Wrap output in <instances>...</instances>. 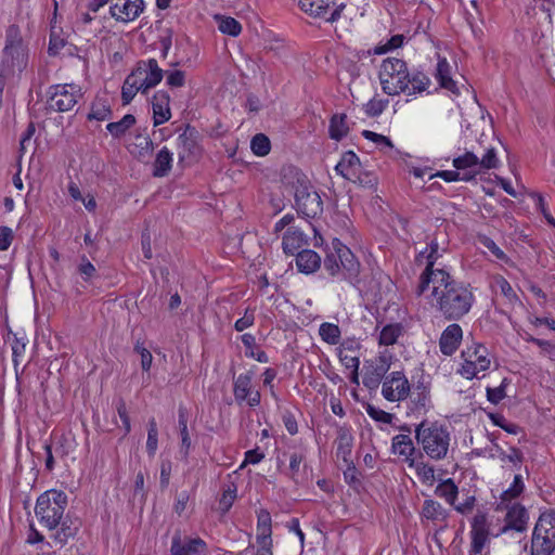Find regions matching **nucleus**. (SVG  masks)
<instances>
[{
	"instance_id": "20e7f679",
	"label": "nucleus",
	"mask_w": 555,
	"mask_h": 555,
	"mask_svg": "<svg viewBox=\"0 0 555 555\" xmlns=\"http://www.w3.org/2000/svg\"><path fill=\"white\" fill-rule=\"evenodd\" d=\"M324 269L332 276L341 274L343 279L351 285L360 282V262L353 253L338 238L332 241V249L326 254Z\"/></svg>"
},
{
	"instance_id": "13d9d810",
	"label": "nucleus",
	"mask_w": 555,
	"mask_h": 555,
	"mask_svg": "<svg viewBox=\"0 0 555 555\" xmlns=\"http://www.w3.org/2000/svg\"><path fill=\"white\" fill-rule=\"evenodd\" d=\"M365 411H366L367 415L376 422H380L384 424L391 423L392 414H390L379 408H376L373 404H366Z\"/></svg>"
},
{
	"instance_id": "c9c22d12",
	"label": "nucleus",
	"mask_w": 555,
	"mask_h": 555,
	"mask_svg": "<svg viewBox=\"0 0 555 555\" xmlns=\"http://www.w3.org/2000/svg\"><path fill=\"white\" fill-rule=\"evenodd\" d=\"M134 124L135 117L132 114H126L119 121L107 124L106 129L114 138H120Z\"/></svg>"
},
{
	"instance_id": "774afa93",
	"label": "nucleus",
	"mask_w": 555,
	"mask_h": 555,
	"mask_svg": "<svg viewBox=\"0 0 555 555\" xmlns=\"http://www.w3.org/2000/svg\"><path fill=\"white\" fill-rule=\"evenodd\" d=\"M166 82L172 88H180L185 82V74L182 70H172L167 73Z\"/></svg>"
},
{
	"instance_id": "412c9836",
	"label": "nucleus",
	"mask_w": 555,
	"mask_h": 555,
	"mask_svg": "<svg viewBox=\"0 0 555 555\" xmlns=\"http://www.w3.org/2000/svg\"><path fill=\"white\" fill-rule=\"evenodd\" d=\"M335 444L336 456L338 459H341L345 463H349V460H351L350 457L353 448V436L349 427H338Z\"/></svg>"
},
{
	"instance_id": "2eb2a0df",
	"label": "nucleus",
	"mask_w": 555,
	"mask_h": 555,
	"mask_svg": "<svg viewBox=\"0 0 555 555\" xmlns=\"http://www.w3.org/2000/svg\"><path fill=\"white\" fill-rule=\"evenodd\" d=\"M489 534L490 528L487 513L478 509L476 515L473 517L470 530V545H474L475 553L476 551L478 552L479 550H483L486 543L488 542Z\"/></svg>"
},
{
	"instance_id": "680f3d73",
	"label": "nucleus",
	"mask_w": 555,
	"mask_h": 555,
	"mask_svg": "<svg viewBox=\"0 0 555 555\" xmlns=\"http://www.w3.org/2000/svg\"><path fill=\"white\" fill-rule=\"evenodd\" d=\"M236 498V488L229 487L222 493V496L219 500V508L222 513H227L231 506L233 505Z\"/></svg>"
},
{
	"instance_id": "b1692460",
	"label": "nucleus",
	"mask_w": 555,
	"mask_h": 555,
	"mask_svg": "<svg viewBox=\"0 0 555 555\" xmlns=\"http://www.w3.org/2000/svg\"><path fill=\"white\" fill-rule=\"evenodd\" d=\"M422 516L433 522H446L449 512L439 502L428 499L423 503Z\"/></svg>"
},
{
	"instance_id": "7ed1b4c3",
	"label": "nucleus",
	"mask_w": 555,
	"mask_h": 555,
	"mask_svg": "<svg viewBox=\"0 0 555 555\" xmlns=\"http://www.w3.org/2000/svg\"><path fill=\"white\" fill-rule=\"evenodd\" d=\"M28 54L23 43L17 25H10L5 31V44L0 63V96L2 95L7 80H10L26 68Z\"/></svg>"
},
{
	"instance_id": "423d86ee",
	"label": "nucleus",
	"mask_w": 555,
	"mask_h": 555,
	"mask_svg": "<svg viewBox=\"0 0 555 555\" xmlns=\"http://www.w3.org/2000/svg\"><path fill=\"white\" fill-rule=\"evenodd\" d=\"M67 506V495L61 490H48L36 502L35 514L39 522L49 530L56 529Z\"/></svg>"
},
{
	"instance_id": "c85d7f7f",
	"label": "nucleus",
	"mask_w": 555,
	"mask_h": 555,
	"mask_svg": "<svg viewBox=\"0 0 555 555\" xmlns=\"http://www.w3.org/2000/svg\"><path fill=\"white\" fill-rule=\"evenodd\" d=\"M349 132V127L347 125V115L346 114H335L332 116L328 126V134L330 138L335 141H340L345 138Z\"/></svg>"
},
{
	"instance_id": "f8f14e48",
	"label": "nucleus",
	"mask_w": 555,
	"mask_h": 555,
	"mask_svg": "<svg viewBox=\"0 0 555 555\" xmlns=\"http://www.w3.org/2000/svg\"><path fill=\"white\" fill-rule=\"evenodd\" d=\"M253 372L240 374L233 382V395L238 404L246 402L250 408L260 404L261 395L251 385Z\"/></svg>"
},
{
	"instance_id": "864d4df0",
	"label": "nucleus",
	"mask_w": 555,
	"mask_h": 555,
	"mask_svg": "<svg viewBox=\"0 0 555 555\" xmlns=\"http://www.w3.org/2000/svg\"><path fill=\"white\" fill-rule=\"evenodd\" d=\"M498 452V456L501 460V462H509L518 468L520 467L524 461L522 452L515 447L509 448V452H505L503 449H499Z\"/></svg>"
},
{
	"instance_id": "338daca9",
	"label": "nucleus",
	"mask_w": 555,
	"mask_h": 555,
	"mask_svg": "<svg viewBox=\"0 0 555 555\" xmlns=\"http://www.w3.org/2000/svg\"><path fill=\"white\" fill-rule=\"evenodd\" d=\"M60 526L61 529L56 531L53 538L57 543L64 545L67 540L75 534V531L69 526H67L65 521L61 520Z\"/></svg>"
},
{
	"instance_id": "c03bdc74",
	"label": "nucleus",
	"mask_w": 555,
	"mask_h": 555,
	"mask_svg": "<svg viewBox=\"0 0 555 555\" xmlns=\"http://www.w3.org/2000/svg\"><path fill=\"white\" fill-rule=\"evenodd\" d=\"M216 18L219 21L218 29L222 34H227L233 37H236L241 34L242 26L235 18L230 16H216Z\"/></svg>"
},
{
	"instance_id": "4d7b16f0",
	"label": "nucleus",
	"mask_w": 555,
	"mask_h": 555,
	"mask_svg": "<svg viewBox=\"0 0 555 555\" xmlns=\"http://www.w3.org/2000/svg\"><path fill=\"white\" fill-rule=\"evenodd\" d=\"M404 36L403 35H395L390 39L387 40L386 43L379 44L375 47V54H384L391 50L398 49L403 44Z\"/></svg>"
},
{
	"instance_id": "0eeeda50",
	"label": "nucleus",
	"mask_w": 555,
	"mask_h": 555,
	"mask_svg": "<svg viewBox=\"0 0 555 555\" xmlns=\"http://www.w3.org/2000/svg\"><path fill=\"white\" fill-rule=\"evenodd\" d=\"M378 77L383 91L388 95H398L405 92L409 87L410 73L406 63L401 59H385Z\"/></svg>"
},
{
	"instance_id": "bf43d9fd",
	"label": "nucleus",
	"mask_w": 555,
	"mask_h": 555,
	"mask_svg": "<svg viewBox=\"0 0 555 555\" xmlns=\"http://www.w3.org/2000/svg\"><path fill=\"white\" fill-rule=\"evenodd\" d=\"M362 135L374 142L377 146H379L382 150L387 147V149H392L393 147V144L391 142V140L386 137V135H383V134H379V133H376V132H373V131H370V130H363L362 131Z\"/></svg>"
},
{
	"instance_id": "f257e3e1",
	"label": "nucleus",
	"mask_w": 555,
	"mask_h": 555,
	"mask_svg": "<svg viewBox=\"0 0 555 555\" xmlns=\"http://www.w3.org/2000/svg\"><path fill=\"white\" fill-rule=\"evenodd\" d=\"M429 270L421 274L416 294L426 296L430 306L446 320L459 321L472 309L475 296L468 285L454 280L449 272H437L434 276Z\"/></svg>"
},
{
	"instance_id": "3c124183",
	"label": "nucleus",
	"mask_w": 555,
	"mask_h": 555,
	"mask_svg": "<svg viewBox=\"0 0 555 555\" xmlns=\"http://www.w3.org/2000/svg\"><path fill=\"white\" fill-rule=\"evenodd\" d=\"M509 385L508 378H503L500 386L495 388L487 387V399L493 403L498 404L500 403L505 397H506V387Z\"/></svg>"
},
{
	"instance_id": "cd10ccee",
	"label": "nucleus",
	"mask_w": 555,
	"mask_h": 555,
	"mask_svg": "<svg viewBox=\"0 0 555 555\" xmlns=\"http://www.w3.org/2000/svg\"><path fill=\"white\" fill-rule=\"evenodd\" d=\"M436 78L440 86L453 93H459L455 81L451 78V66L446 59H440L437 64Z\"/></svg>"
},
{
	"instance_id": "1a4fd4ad",
	"label": "nucleus",
	"mask_w": 555,
	"mask_h": 555,
	"mask_svg": "<svg viewBox=\"0 0 555 555\" xmlns=\"http://www.w3.org/2000/svg\"><path fill=\"white\" fill-rule=\"evenodd\" d=\"M81 95L80 87L74 83L51 86L48 90L47 109L57 113L72 111Z\"/></svg>"
},
{
	"instance_id": "49530a36",
	"label": "nucleus",
	"mask_w": 555,
	"mask_h": 555,
	"mask_svg": "<svg viewBox=\"0 0 555 555\" xmlns=\"http://www.w3.org/2000/svg\"><path fill=\"white\" fill-rule=\"evenodd\" d=\"M158 448V429L155 418L149 421L146 451L153 457Z\"/></svg>"
},
{
	"instance_id": "f3484780",
	"label": "nucleus",
	"mask_w": 555,
	"mask_h": 555,
	"mask_svg": "<svg viewBox=\"0 0 555 555\" xmlns=\"http://www.w3.org/2000/svg\"><path fill=\"white\" fill-rule=\"evenodd\" d=\"M528 520L529 514L527 509L522 505L515 503L507 508L505 525L500 529L496 535L503 534L509 530L524 532L527 529Z\"/></svg>"
},
{
	"instance_id": "6e6552de",
	"label": "nucleus",
	"mask_w": 555,
	"mask_h": 555,
	"mask_svg": "<svg viewBox=\"0 0 555 555\" xmlns=\"http://www.w3.org/2000/svg\"><path fill=\"white\" fill-rule=\"evenodd\" d=\"M555 550V513H543L532 533L531 555H551Z\"/></svg>"
},
{
	"instance_id": "603ef678",
	"label": "nucleus",
	"mask_w": 555,
	"mask_h": 555,
	"mask_svg": "<svg viewBox=\"0 0 555 555\" xmlns=\"http://www.w3.org/2000/svg\"><path fill=\"white\" fill-rule=\"evenodd\" d=\"M489 418L495 426L502 428L508 434L517 435L520 431V427L517 424L508 422L504 415L500 413H490Z\"/></svg>"
},
{
	"instance_id": "e433bc0d",
	"label": "nucleus",
	"mask_w": 555,
	"mask_h": 555,
	"mask_svg": "<svg viewBox=\"0 0 555 555\" xmlns=\"http://www.w3.org/2000/svg\"><path fill=\"white\" fill-rule=\"evenodd\" d=\"M321 339L330 345H337L340 339V328L337 324L324 322L319 327Z\"/></svg>"
},
{
	"instance_id": "79ce46f5",
	"label": "nucleus",
	"mask_w": 555,
	"mask_h": 555,
	"mask_svg": "<svg viewBox=\"0 0 555 555\" xmlns=\"http://www.w3.org/2000/svg\"><path fill=\"white\" fill-rule=\"evenodd\" d=\"M402 327L400 324H388L383 327L379 334V344L384 346L393 345L401 335Z\"/></svg>"
},
{
	"instance_id": "5701e85b",
	"label": "nucleus",
	"mask_w": 555,
	"mask_h": 555,
	"mask_svg": "<svg viewBox=\"0 0 555 555\" xmlns=\"http://www.w3.org/2000/svg\"><path fill=\"white\" fill-rule=\"evenodd\" d=\"M306 243V235L296 227H291L283 235L282 247L287 255H294Z\"/></svg>"
},
{
	"instance_id": "de8ad7c7",
	"label": "nucleus",
	"mask_w": 555,
	"mask_h": 555,
	"mask_svg": "<svg viewBox=\"0 0 555 555\" xmlns=\"http://www.w3.org/2000/svg\"><path fill=\"white\" fill-rule=\"evenodd\" d=\"M494 285L500 289V293L506 298L508 304L514 305L519 302L518 296L505 278L496 276L494 279Z\"/></svg>"
},
{
	"instance_id": "39448f33",
	"label": "nucleus",
	"mask_w": 555,
	"mask_h": 555,
	"mask_svg": "<svg viewBox=\"0 0 555 555\" xmlns=\"http://www.w3.org/2000/svg\"><path fill=\"white\" fill-rule=\"evenodd\" d=\"M415 438L431 460H443L448 455L451 435L447 426L438 422L423 421L415 428Z\"/></svg>"
},
{
	"instance_id": "4c0bfd02",
	"label": "nucleus",
	"mask_w": 555,
	"mask_h": 555,
	"mask_svg": "<svg viewBox=\"0 0 555 555\" xmlns=\"http://www.w3.org/2000/svg\"><path fill=\"white\" fill-rule=\"evenodd\" d=\"M479 157L474 152H465L463 155H460L453 158V167L460 170L470 169V171L478 170Z\"/></svg>"
},
{
	"instance_id": "a19ab883",
	"label": "nucleus",
	"mask_w": 555,
	"mask_h": 555,
	"mask_svg": "<svg viewBox=\"0 0 555 555\" xmlns=\"http://www.w3.org/2000/svg\"><path fill=\"white\" fill-rule=\"evenodd\" d=\"M477 172L468 171L464 173H460V171L456 170H439L433 177H437L442 179L446 182H455V181H472L476 178Z\"/></svg>"
},
{
	"instance_id": "7c9ffc66",
	"label": "nucleus",
	"mask_w": 555,
	"mask_h": 555,
	"mask_svg": "<svg viewBox=\"0 0 555 555\" xmlns=\"http://www.w3.org/2000/svg\"><path fill=\"white\" fill-rule=\"evenodd\" d=\"M386 372L387 367L383 363L367 367L363 374V385L371 390L378 388Z\"/></svg>"
},
{
	"instance_id": "6ab92c4d",
	"label": "nucleus",
	"mask_w": 555,
	"mask_h": 555,
	"mask_svg": "<svg viewBox=\"0 0 555 555\" xmlns=\"http://www.w3.org/2000/svg\"><path fill=\"white\" fill-rule=\"evenodd\" d=\"M170 550H177L181 555H197L207 550V544L198 537L183 540L181 533L177 531L171 539Z\"/></svg>"
},
{
	"instance_id": "72a5a7b5",
	"label": "nucleus",
	"mask_w": 555,
	"mask_h": 555,
	"mask_svg": "<svg viewBox=\"0 0 555 555\" xmlns=\"http://www.w3.org/2000/svg\"><path fill=\"white\" fill-rule=\"evenodd\" d=\"M427 250H428V254L426 256L427 263H426L425 270L422 272V274H426L428 272V270L433 273V274H430V276H434V274L437 272H447L443 269H435L434 268L437 259L441 256V254L439 253L438 243L436 241H431L430 244L428 245V247L426 248V250L421 251L418 257L420 258L424 257L425 253Z\"/></svg>"
},
{
	"instance_id": "aec40b11",
	"label": "nucleus",
	"mask_w": 555,
	"mask_h": 555,
	"mask_svg": "<svg viewBox=\"0 0 555 555\" xmlns=\"http://www.w3.org/2000/svg\"><path fill=\"white\" fill-rule=\"evenodd\" d=\"M170 96L166 91H157L152 100L154 126L166 122L171 117Z\"/></svg>"
},
{
	"instance_id": "ea45409f",
	"label": "nucleus",
	"mask_w": 555,
	"mask_h": 555,
	"mask_svg": "<svg viewBox=\"0 0 555 555\" xmlns=\"http://www.w3.org/2000/svg\"><path fill=\"white\" fill-rule=\"evenodd\" d=\"M500 166V159L496 155V151L494 147H488L482 155L481 158H479L478 163V170H474L473 172L480 173L486 170L490 169H496Z\"/></svg>"
},
{
	"instance_id": "69168bd1",
	"label": "nucleus",
	"mask_w": 555,
	"mask_h": 555,
	"mask_svg": "<svg viewBox=\"0 0 555 555\" xmlns=\"http://www.w3.org/2000/svg\"><path fill=\"white\" fill-rule=\"evenodd\" d=\"M172 37H173V31L171 28L163 29V31L159 36V43L162 46L163 57H166L168 55V52L172 46Z\"/></svg>"
},
{
	"instance_id": "4468645a",
	"label": "nucleus",
	"mask_w": 555,
	"mask_h": 555,
	"mask_svg": "<svg viewBox=\"0 0 555 555\" xmlns=\"http://www.w3.org/2000/svg\"><path fill=\"white\" fill-rule=\"evenodd\" d=\"M144 10L143 0H116L109 8V13L118 22L134 21Z\"/></svg>"
},
{
	"instance_id": "a878e982",
	"label": "nucleus",
	"mask_w": 555,
	"mask_h": 555,
	"mask_svg": "<svg viewBox=\"0 0 555 555\" xmlns=\"http://www.w3.org/2000/svg\"><path fill=\"white\" fill-rule=\"evenodd\" d=\"M387 279V276L379 270L372 272V276L370 280L360 279L359 284L353 285L359 289L360 293H364L365 295L376 296L380 292L382 280Z\"/></svg>"
},
{
	"instance_id": "58836bf2",
	"label": "nucleus",
	"mask_w": 555,
	"mask_h": 555,
	"mask_svg": "<svg viewBox=\"0 0 555 555\" xmlns=\"http://www.w3.org/2000/svg\"><path fill=\"white\" fill-rule=\"evenodd\" d=\"M409 467L415 469L417 477L422 482L433 483L435 480V469L431 465L420 462L416 459L409 462Z\"/></svg>"
},
{
	"instance_id": "473e14b6",
	"label": "nucleus",
	"mask_w": 555,
	"mask_h": 555,
	"mask_svg": "<svg viewBox=\"0 0 555 555\" xmlns=\"http://www.w3.org/2000/svg\"><path fill=\"white\" fill-rule=\"evenodd\" d=\"M435 493L453 506L459 494V488L453 479L448 478L436 487Z\"/></svg>"
},
{
	"instance_id": "0e129e2a",
	"label": "nucleus",
	"mask_w": 555,
	"mask_h": 555,
	"mask_svg": "<svg viewBox=\"0 0 555 555\" xmlns=\"http://www.w3.org/2000/svg\"><path fill=\"white\" fill-rule=\"evenodd\" d=\"M25 351L26 343L24 341V338H18L16 335H14L12 341V356L15 367L18 365L20 359L24 357Z\"/></svg>"
},
{
	"instance_id": "a18cd8bd",
	"label": "nucleus",
	"mask_w": 555,
	"mask_h": 555,
	"mask_svg": "<svg viewBox=\"0 0 555 555\" xmlns=\"http://www.w3.org/2000/svg\"><path fill=\"white\" fill-rule=\"evenodd\" d=\"M250 149L257 156H266L270 153L271 143L269 138L263 133L256 134L250 142Z\"/></svg>"
},
{
	"instance_id": "9b49d317",
	"label": "nucleus",
	"mask_w": 555,
	"mask_h": 555,
	"mask_svg": "<svg viewBox=\"0 0 555 555\" xmlns=\"http://www.w3.org/2000/svg\"><path fill=\"white\" fill-rule=\"evenodd\" d=\"M130 74L143 88V93L156 87L164 77V70L158 66L155 59L139 61Z\"/></svg>"
},
{
	"instance_id": "4be33fe9",
	"label": "nucleus",
	"mask_w": 555,
	"mask_h": 555,
	"mask_svg": "<svg viewBox=\"0 0 555 555\" xmlns=\"http://www.w3.org/2000/svg\"><path fill=\"white\" fill-rule=\"evenodd\" d=\"M321 266V257L312 249H302L296 255V267L299 272L310 274Z\"/></svg>"
},
{
	"instance_id": "9d476101",
	"label": "nucleus",
	"mask_w": 555,
	"mask_h": 555,
	"mask_svg": "<svg viewBox=\"0 0 555 555\" xmlns=\"http://www.w3.org/2000/svg\"><path fill=\"white\" fill-rule=\"evenodd\" d=\"M463 359L460 374L467 378L473 379L477 377L480 372L487 371L490 367L489 351L486 346L473 343L467 346L461 353Z\"/></svg>"
},
{
	"instance_id": "6e6d98bb",
	"label": "nucleus",
	"mask_w": 555,
	"mask_h": 555,
	"mask_svg": "<svg viewBox=\"0 0 555 555\" xmlns=\"http://www.w3.org/2000/svg\"><path fill=\"white\" fill-rule=\"evenodd\" d=\"M346 464L347 468L344 470V479L350 487L358 489L361 486L360 474L351 460Z\"/></svg>"
},
{
	"instance_id": "2f4dec72",
	"label": "nucleus",
	"mask_w": 555,
	"mask_h": 555,
	"mask_svg": "<svg viewBox=\"0 0 555 555\" xmlns=\"http://www.w3.org/2000/svg\"><path fill=\"white\" fill-rule=\"evenodd\" d=\"M111 115L112 109L108 101L103 98H96L91 104V109L88 114V119L103 121L111 118Z\"/></svg>"
},
{
	"instance_id": "09e8293b",
	"label": "nucleus",
	"mask_w": 555,
	"mask_h": 555,
	"mask_svg": "<svg viewBox=\"0 0 555 555\" xmlns=\"http://www.w3.org/2000/svg\"><path fill=\"white\" fill-rule=\"evenodd\" d=\"M338 358L341 364L348 370H359L360 359L357 352L348 353L346 345H341L338 350Z\"/></svg>"
},
{
	"instance_id": "393cba45",
	"label": "nucleus",
	"mask_w": 555,
	"mask_h": 555,
	"mask_svg": "<svg viewBox=\"0 0 555 555\" xmlns=\"http://www.w3.org/2000/svg\"><path fill=\"white\" fill-rule=\"evenodd\" d=\"M197 143L195 138V129L188 126L185 130L178 137V147L180 159H183L186 155L194 154Z\"/></svg>"
},
{
	"instance_id": "ddd939ff",
	"label": "nucleus",
	"mask_w": 555,
	"mask_h": 555,
	"mask_svg": "<svg viewBox=\"0 0 555 555\" xmlns=\"http://www.w3.org/2000/svg\"><path fill=\"white\" fill-rule=\"evenodd\" d=\"M410 392V384L402 372H391L385 377L382 393L390 402L404 400Z\"/></svg>"
},
{
	"instance_id": "bb28decb",
	"label": "nucleus",
	"mask_w": 555,
	"mask_h": 555,
	"mask_svg": "<svg viewBox=\"0 0 555 555\" xmlns=\"http://www.w3.org/2000/svg\"><path fill=\"white\" fill-rule=\"evenodd\" d=\"M333 0H299V7L313 17H325Z\"/></svg>"
},
{
	"instance_id": "052dcab7",
	"label": "nucleus",
	"mask_w": 555,
	"mask_h": 555,
	"mask_svg": "<svg viewBox=\"0 0 555 555\" xmlns=\"http://www.w3.org/2000/svg\"><path fill=\"white\" fill-rule=\"evenodd\" d=\"M341 162L353 172V176L361 169V162L358 155L353 151H347L341 155Z\"/></svg>"
},
{
	"instance_id": "5fc2aeb1",
	"label": "nucleus",
	"mask_w": 555,
	"mask_h": 555,
	"mask_svg": "<svg viewBox=\"0 0 555 555\" xmlns=\"http://www.w3.org/2000/svg\"><path fill=\"white\" fill-rule=\"evenodd\" d=\"M524 490V482L520 475L514 477L513 483L501 495L502 503L517 498Z\"/></svg>"
},
{
	"instance_id": "a211bd4d",
	"label": "nucleus",
	"mask_w": 555,
	"mask_h": 555,
	"mask_svg": "<svg viewBox=\"0 0 555 555\" xmlns=\"http://www.w3.org/2000/svg\"><path fill=\"white\" fill-rule=\"evenodd\" d=\"M463 339V330L457 323L449 324L439 338V349L444 356H452L459 349Z\"/></svg>"
},
{
	"instance_id": "dca6fc26",
	"label": "nucleus",
	"mask_w": 555,
	"mask_h": 555,
	"mask_svg": "<svg viewBox=\"0 0 555 555\" xmlns=\"http://www.w3.org/2000/svg\"><path fill=\"white\" fill-rule=\"evenodd\" d=\"M402 430H406L410 433V428L408 426L401 427ZM391 451L393 454L403 459L405 463L409 464L411 460H415V455L418 457H423V454L416 450L414 442L410 436V434H399L392 438Z\"/></svg>"
},
{
	"instance_id": "f03ea898",
	"label": "nucleus",
	"mask_w": 555,
	"mask_h": 555,
	"mask_svg": "<svg viewBox=\"0 0 555 555\" xmlns=\"http://www.w3.org/2000/svg\"><path fill=\"white\" fill-rule=\"evenodd\" d=\"M283 183L294 193L297 212L305 218H315L323 211V202L305 173L296 167L283 170Z\"/></svg>"
},
{
	"instance_id": "37998d69",
	"label": "nucleus",
	"mask_w": 555,
	"mask_h": 555,
	"mask_svg": "<svg viewBox=\"0 0 555 555\" xmlns=\"http://www.w3.org/2000/svg\"><path fill=\"white\" fill-rule=\"evenodd\" d=\"M137 81L138 80L134 79L131 74L127 76L121 89V99L124 104L130 103L138 92L143 93V88Z\"/></svg>"
},
{
	"instance_id": "c756f323",
	"label": "nucleus",
	"mask_w": 555,
	"mask_h": 555,
	"mask_svg": "<svg viewBox=\"0 0 555 555\" xmlns=\"http://www.w3.org/2000/svg\"><path fill=\"white\" fill-rule=\"evenodd\" d=\"M172 164V153L164 146L156 155L153 176L165 177L169 173Z\"/></svg>"
},
{
	"instance_id": "f704fd0d",
	"label": "nucleus",
	"mask_w": 555,
	"mask_h": 555,
	"mask_svg": "<svg viewBox=\"0 0 555 555\" xmlns=\"http://www.w3.org/2000/svg\"><path fill=\"white\" fill-rule=\"evenodd\" d=\"M430 86V79L422 72L410 74L409 87L406 94L409 96L424 92Z\"/></svg>"
},
{
	"instance_id": "e2e57ef3",
	"label": "nucleus",
	"mask_w": 555,
	"mask_h": 555,
	"mask_svg": "<svg viewBox=\"0 0 555 555\" xmlns=\"http://www.w3.org/2000/svg\"><path fill=\"white\" fill-rule=\"evenodd\" d=\"M354 183L367 189H374L377 184V178L373 173L361 169L354 175Z\"/></svg>"
},
{
	"instance_id": "8fccbe9b",
	"label": "nucleus",
	"mask_w": 555,
	"mask_h": 555,
	"mask_svg": "<svg viewBox=\"0 0 555 555\" xmlns=\"http://www.w3.org/2000/svg\"><path fill=\"white\" fill-rule=\"evenodd\" d=\"M388 104L389 101L387 99L374 98L363 105V111L369 117H377L385 111Z\"/></svg>"
}]
</instances>
